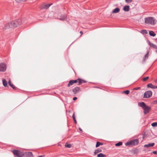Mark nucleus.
<instances>
[{"label": "nucleus", "mask_w": 157, "mask_h": 157, "mask_svg": "<svg viewBox=\"0 0 157 157\" xmlns=\"http://www.w3.org/2000/svg\"><path fill=\"white\" fill-rule=\"evenodd\" d=\"M138 104L139 106L141 107L143 109L144 114H146L149 113L151 109L150 107L147 106L143 102H139Z\"/></svg>", "instance_id": "obj_1"}, {"label": "nucleus", "mask_w": 157, "mask_h": 157, "mask_svg": "<svg viewBox=\"0 0 157 157\" xmlns=\"http://www.w3.org/2000/svg\"><path fill=\"white\" fill-rule=\"evenodd\" d=\"M145 24L154 25L156 23V21L153 17H149L145 18Z\"/></svg>", "instance_id": "obj_2"}, {"label": "nucleus", "mask_w": 157, "mask_h": 157, "mask_svg": "<svg viewBox=\"0 0 157 157\" xmlns=\"http://www.w3.org/2000/svg\"><path fill=\"white\" fill-rule=\"evenodd\" d=\"M21 19H19L12 21L9 23L8 25L10 28L16 27L21 25Z\"/></svg>", "instance_id": "obj_3"}, {"label": "nucleus", "mask_w": 157, "mask_h": 157, "mask_svg": "<svg viewBox=\"0 0 157 157\" xmlns=\"http://www.w3.org/2000/svg\"><path fill=\"white\" fill-rule=\"evenodd\" d=\"M86 81L80 79H78L75 80H70L67 85V86L69 87L72 85L74 83H78V85H80L83 83H85Z\"/></svg>", "instance_id": "obj_4"}, {"label": "nucleus", "mask_w": 157, "mask_h": 157, "mask_svg": "<svg viewBox=\"0 0 157 157\" xmlns=\"http://www.w3.org/2000/svg\"><path fill=\"white\" fill-rule=\"evenodd\" d=\"M14 155L17 157H23L24 155V154L18 150H13L12 151Z\"/></svg>", "instance_id": "obj_5"}, {"label": "nucleus", "mask_w": 157, "mask_h": 157, "mask_svg": "<svg viewBox=\"0 0 157 157\" xmlns=\"http://www.w3.org/2000/svg\"><path fill=\"white\" fill-rule=\"evenodd\" d=\"M139 143V140L138 139H134L127 142L126 143V145H136Z\"/></svg>", "instance_id": "obj_6"}, {"label": "nucleus", "mask_w": 157, "mask_h": 157, "mask_svg": "<svg viewBox=\"0 0 157 157\" xmlns=\"http://www.w3.org/2000/svg\"><path fill=\"white\" fill-rule=\"evenodd\" d=\"M152 92L150 90H148L145 92L144 93V98H149L152 96Z\"/></svg>", "instance_id": "obj_7"}, {"label": "nucleus", "mask_w": 157, "mask_h": 157, "mask_svg": "<svg viewBox=\"0 0 157 157\" xmlns=\"http://www.w3.org/2000/svg\"><path fill=\"white\" fill-rule=\"evenodd\" d=\"M52 5V3L45 5L44 4H42L40 6V9H48L49 7Z\"/></svg>", "instance_id": "obj_8"}, {"label": "nucleus", "mask_w": 157, "mask_h": 157, "mask_svg": "<svg viewBox=\"0 0 157 157\" xmlns=\"http://www.w3.org/2000/svg\"><path fill=\"white\" fill-rule=\"evenodd\" d=\"M6 68V65L3 63H0V71L4 72Z\"/></svg>", "instance_id": "obj_9"}, {"label": "nucleus", "mask_w": 157, "mask_h": 157, "mask_svg": "<svg viewBox=\"0 0 157 157\" xmlns=\"http://www.w3.org/2000/svg\"><path fill=\"white\" fill-rule=\"evenodd\" d=\"M67 16L66 15L62 14L60 16V17L59 19L61 21H64L66 19Z\"/></svg>", "instance_id": "obj_10"}, {"label": "nucleus", "mask_w": 157, "mask_h": 157, "mask_svg": "<svg viewBox=\"0 0 157 157\" xmlns=\"http://www.w3.org/2000/svg\"><path fill=\"white\" fill-rule=\"evenodd\" d=\"M155 145V143H149L147 144H145L144 145V147H153Z\"/></svg>", "instance_id": "obj_11"}, {"label": "nucleus", "mask_w": 157, "mask_h": 157, "mask_svg": "<svg viewBox=\"0 0 157 157\" xmlns=\"http://www.w3.org/2000/svg\"><path fill=\"white\" fill-rule=\"evenodd\" d=\"M80 90V88L79 87H76L72 89L73 92L75 94Z\"/></svg>", "instance_id": "obj_12"}, {"label": "nucleus", "mask_w": 157, "mask_h": 157, "mask_svg": "<svg viewBox=\"0 0 157 157\" xmlns=\"http://www.w3.org/2000/svg\"><path fill=\"white\" fill-rule=\"evenodd\" d=\"M123 10L125 12H128L130 10L129 6H125L123 8Z\"/></svg>", "instance_id": "obj_13"}, {"label": "nucleus", "mask_w": 157, "mask_h": 157, "mask_svg": "<svg viewBox=\"0 0 157 157\" xmlns=\"http://www.w3.org/2000/svg\"><path fill=\"white\" fill-rule=\"evenodd\" d=\"M120 11V9L119 8H117L113 10L112 12L113 13H118Z\"/></svg>", "instance_id": "obj_14"}, {"label": "nucleus", "mask_w": 157, "mask_h": 157, "mask_svg": "<svg viewBox=\"0 0 157 157\" xmlns=\"http://www.w3.org/2000/svg\"><path fill=\"white\" fill-rule=\"evenodd\" d=\"M149 52L148 51H147V54L145 55V56L144 57L143 60L144 61H145V60L148 58V54Z\"/></svg>", "instance_id": "obj_15"}, {"label": "nucleus", "mask_w": 157, "mask_h": 157, "mask_svg": "<svg viewBox=\"0 0 157 157\" xmlns=\"http://www.w3.org/2000/svg\"><path fill=\"white\" fill-rule=\"evenodd\" d=\"M149 45L152 47L153 48L155 49H157V46L156 45L152 43H150V42H149Z\"/></svg>", "instance_id": "obj_16"}, {"label": "nucleus", "mask_w": 157, "mask_h": 157, "mask_svg": "<svg viewBox=\"0 0 157 157\" xmlns=\"http://www.w3.org/2000/svg\"><path fill=\"white\" fill-rule=\"evenodd\" d=\"M103 145V143L100 142H97L96 143V147H99L100 145Z\"/></svg>", "instance_id": "obj_17"}, {"label": "nucleus", "mask_w": 157, "mask_h": 157, "mask_svg": "<svg viewBox=\"0 0 157 157\" xmlns=\"http://www.w3.org/2000/svg\"><path fill=\"white\" fill-rule=\"evenodd\" d=\"M2 82L3 86L5 87H6L7 86V82L6 80L5 79H3L2 80Z\"/></svg>", "instance_id": "obj_18"}, {"label": "nucleus", "mask_w": 157, "mask_h": 157, "mask_svg": "<svg viewBox=\"0 0 157 157\" xmlns=\"http://www.w3.org/2000/svg\"><path fill=\"white\" fill-rule=\"evenodd\" d=\"M149 34L150 36H154L156 35L154 33V32L151 31H150L149 32Z\"/></svg>", "instance_id": "obj_19"}, {"label": "nucleus", "mask_w": 157, "mask_h": 157, "mask_svg": "<svg viewBox=\"0 0 157 157\" xmlns=\"http://www.w3.org/2000/svg\"><path fill=\"white\" fill-rule=\"evenodd\" d=\"M26 154L28 156H33L32 153L31 152H26Z\"/></svg>", "instance_id": "obj_20"}, {"label": "nucleus", "mask_w": 157, "mask_h": 157, "mask_svg": "<svg viewBox=\"0 0 157 157\" xmlns=\"http://www.w3.org/2000/svg\"><path fill=\"white\" fill-rule=\"evenodd\" d=\"M105 156L106 155L102 153H100L97 155L98 157H105Z\"/></svg>", "instance_id": "obj_21"}, {"label": "nucleus", "mask_w": 157, "mask_h": 157, "mask_svg": "<svg viewBox=\"0 0 157 157\" xmlns=\"http://www.w3.org/2000/svg\"><path fill=\"white\" fill-rule=\"evenodd\" d=\"M65 146L66 147H67L68 148H70L71 147V144H68L67 143H66L65 144Z\"/></svg>", "instance_id": "obj_22"}, {"label": "nucleus", "mask_w": 157, "mask_h": 157, "mask_svg": "<svg viewBox=\"0 0 157 157\" xmlns=\"http://www.w3.org/2000/svg\"><path fill=\"white\" fill-rule=\"evenodd\" d=\"M122 144V143L121 142H119L118 143L115 144V145L116 146H119Z\"/></svg>", "instance_id": "obj_23"}, {"label": "nucleus", "mask_w": 157, "mask_h": 157, "mask_svg": "<svg viewBox=\"0 0 157 157\" xmlns=\"http://www.w3.org/2000/svg\"><path fill=\"white\" fill-rule=\"evenodd\" d=\"M101 150L100 149H97L96 150H95L94 153L95 155L96 154L98 153L101 152Z\"/></svg>", "instance_id": "obj_24"}, {"label": "nucleus", "mask_w": 157, "mask_h": 157, "mask_svg": "<svg viewBox=\"0 0 157 157\" xmlns=\"http://www.w3.org/2000/svg\"><path fill=\"white\" fill-rule=\"evenodd\" d=\"M151 125L153 127H156L157 126V122H154L152 123L151 124Z\"/></svg>", "instance_id": "obj_25"}, {"label": "nucleus", "mask_w": 157, "mask_h": 157, "mask_svg": "<svg viewBox=\"0 0 157 157\" xmlns=\"http://www.w3.org/2000/svg\"><path fill=\"white\" fill-rule=\"evenodd\" d=\"M130 91L129 90H126L123 91V93L128 94H129Z\"/></svg>", "instance_id": "obj_26"}, {"label": "nucleus", "mask_w": 157, "mask_h": 157, "mask_svg": "<svg viewBox=\"0 0 157 157\" xmlns=\"http://www.w3.org/2000/svg\"><path fill=\"white\" fill-rule=\"evenodd\" d=\"M152 85L151 83H149L147 85V87L148 88L150 87L152 88Z\"/></svg>", "instance_id": "obj_27"}, {"label": "nucleus", "mask_w": 157, "mask_h": 157, "mask_svg": "<svg viewBox=\"0 0 157 157\" xmlns=\"http://www.w3.org/2000/svg\"><path fill=\"white\" fill-rule=\"evenodd\" d=\"M141 33H145L146 34L147 33V32L146 30H142L141 31Z\"/></svg>", "instance_id": "obj_28"}, {"label": "nucleus", "mask_w": 157, "mask_h": 157, "mask_svg": "<svg viewBox=\"0 0 157 157\" xmlns=\"http://www.w3.org/2000/svg\"><path fill=\"white\" fill-rule=\"evenodd\" d=\"M148 78H149V77L147 76V77H146L145 78H144L143 79V81H145L147 80Z\"/></svg>", "instance_id": "obj_29"}, {"label": "nucleus", "mask_w": 157, "mask_h": 157, "mask_svg": "<svg viewBox=\"0 0 157 157\" xmlns=\"http://www.w3.org/2000/svg\"><path fill=\"white\" fill-rule=\"evenodd\" d=\"M17 2H24L25 1V0H15Z\"/></svg>", "instance_id": "obj_30"}, {"label": "nucleus", "mask_w": 157, "mask_h": 157, "mask_svg": "<svg viewBox=\"0 0 157 157\" xmlns=\"http://www.w3.org/2000/svg\"><path fill=\"white\" fill-rule=\"evenodd\" d=\"M10 86L12 87L13 89L15 90L16 89V87L12 84H11L10 85Z\"/></svg>", "instance_id": "obj_31"}, {"label": "nucleus", "mask_w": 157, "mask_h": 157, "mask_svg": "<svg viewBox=\"0 0 157 157\" xmlns=\"http://www.w3.org/2000/svg\"><path fill=\"white\" fill-rule=\"evenodd\" d=\"M126 2L127 3H130L131 2L132 0H125Z\"/></svg>", "instance_id": "obj_32"}, {"label": "nucleus", "mask_w": 157, "mask_h": 157, "mask_svg": "<svg viewBox=\"0 0 157 157\" xmlns=\"http://www.w3.org/2000/svg\"><path fill=\"white\" fill-rule=\"evenodd\" d=\"M72 117H73V118L74 120H76L75 117V116L74 113L73 114V115L72 116Z\"/></svg>", "instance_id": "obj_33"}, {"label": "nucleus", "mask_w": 157, "mask_h": 157, "mask_svg": "<svg viewBox=\"0 0 157 157\" xmlns=\"http://www.w3.org/2000/svg\"><path fill=\"white\" fill-rule=\"evenodd\" d=\"M152 153L155 155H157V151H153L152 152Z\"/></svg>", "instance_id": "obj_34"}, {"label": "nucleus", "mask_w": 157, "mask_h": 157, "mask_svg": "<svg viewBox=\"0 0 157 157\" xmlns=\"http://www.w3.org/2000/svg\"><path fill=\"white\" fill-rule=\"evenodd\" d=\"M155 87H156L155 86L152 85V88L156 89Z\"/></svg>", "instance_id": "obj_35"}, {"label": "nucleus", "mask_w": 157, "mask_h": 157, "mask_svg": "<svg viewBox=\"0 0 157 157\" xmlns=\"http://www.w3.org/2000/svg\"><path fill=\"white\" fill-rule=\"evenodd\" d=\"M77 99V98L76 97H74L73 98V100H76Z\"/></svg>", "instance_id": "obj_36"}, {"label": "nucleus", "mask_w": 157, "mask_h": 157, "mask_svg": "<svg viewBox=\"0 0 157 157\" xmlns=\"http://www.w3.org/2000/svg\"><path fill=\"white\" fill-rule=\"evenodd\" d=\"M8 83L10 85L11 84L10 80H9Z\"/></svg>", "instance_id": "obj_37"}, {"label": "nucleus", "mask_w": 157, "mask_h": 157, "mask_svg": "<svg viewBox=\"0 0 157 157\" xmlns=\"http://www.w3.org/2000/svg\"><path fill=\"white\" fill-rule=\"evenodd\" d=\"M45 157V156L44 155H40V156H38L37 157Z\"/></svg>", "instance_id": "obj_38"}, {"label": "nucleus", "mask_w": 157, "mask_h": 157, "mask_svg": "<svg viewBox=\"0 0 157 157\" xmlns=\"http://www.w3.org/2000/svg\"><path fill=\"white\" fill-rule=\"evenodd\" d=\"M80 33L81 34V36L83 34V32L82 31H80Z\"/></svg>", "instance_id": "obj_39"}, {"label": "nucleus", "mask_w": 157, "mask_h": 157, "mask_svg": "<svg viewBox=\"0 0 157 157\" xmlns=\"http://www.w3.org/2000/svg\"><path fill=\"white\" fill-rule=\"evenodd\" d=\"M154 82H155V83L157 84V80H155L154 81Z\"/></svg>", "instance_id": "obj_40"}, {"label": "nucleus", "mask_w": 157, "mask_h": 157, "mask_svg": "<svg viewBox=\"0 0 157 157\" xmlns=\"http://www.w3.org/2000/svg\"><path fill=\"white\" fill-rule=\"evenodd\" d=\"M79 130L80 131H82V129L81 128H79Z\"/></svg>", "instance_id": "obj_41"}, {"label": "nucleus", "mask_w": 157, "mask_h": 157, "mask_svg": "<svg viewBox=\"0 0 157 157\" xmlns=\"http://www.w3.org/2000/svg\"><path fill=\"white\" fill-rule=\"evenodd\" d=\"M74 121L75 123L76 124H77V121H76V120H74Z\"/></svg>", "instance_id": "obj_42"}, {"label": "nucleus", "mask_w": 157, "mask_h": 157, "mask_svg": "<svg viewBox=\"0 0 157 157\" xmlns=\"http://www.w3.org/2000/svg\"><path fill=\"white\" fill-rule=\"evenodd\" d=\"M139 87H138V88H137L136 89V90H137L139 89Z\"/></svg>", "instance_id": "obj_43"}, {"label": "nucleus", "mask_w": 157, "mask_h": 157, "mask_svg": "<svg viewBox=\"0 0 157 157\" xmlns=\"http://www.w3.org/2000/svg\"><path fill=\"white\" fill-rule=\"evenodd\" d=\"M156 88H157V86H156L155 87Z\"/></svg>", "instance_id": "obj_44"}, {"label": "nucleus", "mask_w": 157, "mask_h": 157, "mask_svg": "<svg viewBox=\"0 0 157 157\" xmlns=\"http://www.w3.org/2000/svg\"><path fill=\"white\" fill-rule=\"evenodd\" d=\"M143 139H144V136L143 137Z\"/></svg>", "instance_id": "obj_45"}, {"label": "nucleus", "mask_w": 157, "mask_h": 157, "mask_svg": "<svg viewBox=\"0 0 157 157\" xmlns=\"http://www.w3.org/2000/svg\"><path fill=\"white\" fill-rule=\"evenodd\" d=\"M156 52H157V50H156Z\"/></svg>", "instance_id": "obj_46"}]
</instances>
